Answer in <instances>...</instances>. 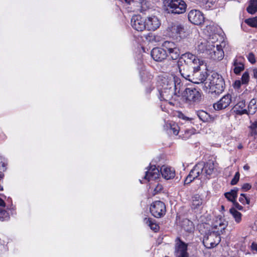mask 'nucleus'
<instances>
[{
    "label": "nucleus",
    "instance_id": "obj_1",
    "mask_svg": "<svg viewBox=\"0 0 257 257\" xmlns=\"http://www.w3.org/2000/svg\"><path fill=\"white\" fill-rule=\"evenodd\" d=\"M214 163L212 160H209L205 163L200 162L191 170L186 178L184 183L185 184H189L197 178L200 179H209L214 172Z\"/></svg>",
    "mask_w": 257,
    "mask_h": 257
},
{
    "label": "nucleus",
    "instance_id": "obj_2",
    "mask_svg": "<svg viewBox=\"0 0 257 257\" xmlns=\"http://www.w3.org/2000/svg\"><path fill=\"white\" fill-rule=\"evenodd\" d=\"M159 83L162 86V88L159 89L161 99L164 100L168 98L172 95L174 90L176 91L180 86V80L174 75L170 77H162L160 78Z\"/></svg>",
    "mask_w": 257,
    "mask_h": 257
},
{
    "label": "nucleus",
    "instance_id": "obj_3",
    "mask_svg": "<svg viewBox=\"0 0 257 257\" xmlns=\"http://www.w3.org/2000/svg\"><path fill=\"white\" fill-rule=\"evenodd\" d=\"M162 177L166 180L171 179L175 177V170L166 166H163L160 170L156 168L155 165H150L149 169L146 172L144 179L150 181L159 178L160 173Z\"/></svg>",
    "mask_w": 257,
    "mask_h": 257
},
{
    "label": "nucleus",
    "instance_id": "obj_4",
    "mask_svg": "<svg viewBox=\"0 0 257 257\" xmlns=\"http://www.w3.org/2000/svg\"><path fill=\"white\" fill-rule=\"evenodd\" d=\"M208 80L209 82H206L205 84L211 92L218 94L224 90L225 83L221 75L217 73H213Z\"/></svg>",
    "mask_w": 257,
    "mask_h": 257
},
{
    "label": "nucleus",
    "instance_id": "obj_5",
    "mask_svg": "<svg viewBox=\"0 0 257 257\" xmlns=\"http://www.w3.org/2000/svg\"><path fill=\"white\" fill-rule=\"evenodd\" d=\"M187 7L183 0H167L165 10L168 14L179 15L186 12Z\"/></svg>",
    "mask_w": 257,
    "mask_h": 257
},
{
    "label": "nucleus",
    "instance_id": "obj_6",
    "mask_svg": "<svg viewBox=\"0 0 257 257\" xmlns=\"http://www.w3.org/2000/svg\"><path fill=\"white\" fill-rule=\"evenodd\" d=\"M178 62L192 66L193 68L196 66H202L203 64L202 60H200L196 56L190 52H186L182 54Z\"/></svg>",
    "mask_w": 257,
    "mask_h": 257
},
{
    "label": "nucleus",
    "instance_id": "obj_7",
    "mask_svg": "<svg viewBox=\"0 0 257 257\" xmlns=\"http://www.w3.org/2000/svg\"><path fill=\"white\" fill-rule=\"evenodd\" d=\"M220 235L216 232H211L207 234L204 237L203 243L208 248L216 246L220 241Z\"/></svg>",
    "mask_w": 257,
    "mask_h": 257
},
{
    "label": "nucleus",
    "instance_id": "obj_8",
    "mask_svg": "<svg viewBox=\"0 0 257 257\" xmlns=\"http://www.w3.org/2000/svg\"><path fill=\"white\" fill-rule=\"evenodd\" d=\"M183 96L187 101L190 102H197L201 99V93L195 88H187L184 90Z\"/></svg>",
    "mask_w": 257,
    "mask_h": 257
},
{
    "label": "nucleus",
    "instance_id": "obj_9",
    "mask_svg": "<svg viewBox=\"0 0 257 257\" xmlns=\"http://www.w3.org/2000/svg\"><path fill=\"white\" fill-rule=\"evenodd\" d=\"M166 206L161 201H156L152 203L150 207L152 214L156 218H160L165 214Z\"/></svg>",
    "mask_w": 257,
    "mask_h": 257
},
{
    "label": "nucleus",
    "instance_id": "obj_10",
    "mask_svg": "<svg viewBox=\"0 0 257 257\" xmlns=\"http://www.w3.org/2000/svg\"><path fill=\"white\" fill-rule=\"evenodd\" d=\"M187 244L177 237L175 240V255L176 257H188Z\"/></svg>",
    "mask_w": 257,
    "mask_h": 257
},
{
    "label": "nucleus",
    "instance_id": "obj_11",
    "mask_svg": "<svg viewBox=\"0 0 257 257\" xmlns=\"http://www.w3.org/2000/svg\"><path fill=\"white\" fill-rule=\"evenodd\" d=\"M188 20L193 24L200 25L203 24L204 17L203 14L197 10H192L188 14Z\"/></svg>",
    "mask_w": 257,
    "mask_h": 257
},
{
    "label": "nucleus",
    "instance_id": "obj_12",
    "mask_svg": "<svg viewBox=\"0 0 257 257\" xmlns=\"http://www.w3.org/2000/svg\"><path fill=\"white\" fill-rule=\"evenodd\" d=\"M131 25L135 30L143 31L146 29V20L140 15L134 16L131 19Z\"/></svg>",
    "mask_w": 257,
    "mask_h": 257
},
{
    "label": "nucleus",
    "instance_id": "obj_13",
    "mask_svg": "<svg viewBox=\"0 0 257 257\" xmlns=\"http://www.w3.org/2000/svg\"><path fill=\"white\" fill-rule=\"evenodd\" d=\"M201 66H196V67L193 68V72L188 81L194 83L199 84L206 80V76L200 72Z\"/></svg>",
    "mask_w": 257,
    "mask_h": 257
},
{
    "label": "nucleus",
    "instance_id": "obj_14",
    "mask_svg": "<svg viewBox=\"0 0 257 257\" xmlns=\"http://www.w3.org/2000/svg\"><path fill=\"white\" fill-rule=\"evenodd\" d=\"M212 43L213 42L210 41V38L209 41L203 40L199 41L196 49L199 53H205L208 54L210 51L212 50V48H214V45L212 44Z\"/></svg>",
    "mask_w": 257,
    "mask_h": 257
},
{
    "label": "nucleus",
    "instance_id": "obj_15",
    "mask_svg": "<svg viewBox=\"0 0 257 257\" xmlns=\"http://www.w3.org/2000/svg\"><path fill=\"white\" fill-rule=\"evenodd\" d=\"M177 67L181 76L186 80H189L193 72V67L192 66L183 64L180 62H177Z\"/></svg>",
    "mask_w": 257,
    "mask_h": 257
},
{
    "label": "nucleus",
    "instance_id": "obj_16",
    "mask_svg": "<svg viewBox=\"0 0 257 257\" xmlns=\"http://www.w3.org/2000/svg\"><path fill=\"white\" fill-rule=\"evenodd\" d=\"M231 102V97L230 94H227L222 97L217 102L213 104L215 110H221L228 107Z\"/></svg>",
    "mask_w": 257,
    "mask_h": 257
},
{
    "label": "nucleus",
    "instance_id": "obj_17",
    "mask_svg": "<svg viewBox=\"0 0 257 257\" xmlns=\"http://www.w3.org/2000/svg\"><path fill=\"white\" fill-rule=\"evenodd\" d=\"M151 56L156 61H162L167 57V52L161 48L156 47L152 49Z\"/></svg>",
    "mask_w": 257,
    "mask_h": 257
},
{
    "label": "nucleus",
    "instance_id": "obj_18",
    "mask_svg": "<svg viewBox=\"0 0 257 257\" xmlns=\"http://www.w3.org/2000/svg\"><path fill=\"white\" fill-rule=\"evenodd\" d=\"M208 55L213 60L218 61L222 60L224 57V52L222 46L217 44L216 47L214 46V48H212V50L210 51Z\"/></svg>",
    "mask_w": 257,
    "mask_h": 257
},
{
    "label": "nucleus",
    "instance_id": "obj_19",
    "mask_svg": "<svg viewBox=\"0 0 257 257\" xmlns=\"http://www.w3.org/2000/svg\"><path fill=\"white\" fill-rule=\"evenodd\" d=\"M171 32L175 36L182 38L185 36V28L183 24L179 23L173 24L171 28Z\"/></svg>",
    "mask_w": 257,
    "mask_h": 257
},
{
    "label": "nucleus",
    "instance_id": "obj_20",
    "mask_svg": "<svg viewBox=\"0 0 257 257\" xmlns=\"http://www.w3.org/2000/svg\"><path fill=\"white\" fill-rule=\"evenodd\" d=\"M160 23L155 16L148 17L146 20V29L149 31H155L160 26Z\"/></svg>",
    "mask_w": 257,
    "mask_h": 257
},
{
    "label": "nucleus",
    "instance_id": "obj_21",
    "mask_svg": "<svg viewBox=\"0 0 257 257\" xmlns=\"http://www.w3.org/2000/svg\"><path fill=\"white\" fill-rule=\"evenodd\" d=\"M233 66V72L236 74L238 75L244 69V66L240 58H235L232 63Z\"/></svg>",
    "mask_w": 257,
    "mask_h": 257
},
{
    "label": "nucleus",
    "instance_id": "obj_22",
    "mask_svg": "<svg viewBox=\"0 0 257 257\" xmlns=\"http://www.w3.org/2000/svg\"><path fill=\"white\" fill-rule=\"evenodd\" d=\"M203 203V200L201 198L200 195L198 194H195L192 197V209L195 211L199 209L202 206Z\"/></svg>",
    "mask_w": 257,
    "mask_h": 257
},
{
    "label": "nucleus",
    "instance_id": "obj_23",
    "mask_svg": "<svg viewBox=\"0 0 257 257\" xmlns=\"http://www.w3.org/2000/svg\"><path fill=\"white\" fill-rule=\"evenodd\" d=\"M197 116L203 122H209L213 120L211 115L204 110H199L197 112Z\"/></svg>",
    "mask_w": 257,
    "mask_h": 257
},
{
    "label": "nucleus",
    "instance_id": "obj_24",
    "mask_svg": "<svg viewBox=\"0 0 257 257\" xmlns=\"http://www.w3.org/2000/svg\"><path fill=\"white\" fill-rule=\"evenodd\" d=\"M180 55V52L179 48L177 47L175 48L171 49V50L167 52V56H170L172 60H176L179 59Z\"/></svg>",
    "mask_w": 257,
    "mask_h": 257
},
{
    "label": "nucleus",
    "instance_id": "obj_25",
    "mask_svg": "<svg viewBox=\"0 0 257 257\" xmlns=\"http://www.w3.org/2000/svg\"><path fill=\"white\" fill-rule=\"evenodd\" d=\"M237 189H232L224 194L225 197L230 201L233 202L237 198Z\"/></svg>",
    "mask_w": 257,
    "mask_h": 257
},
{
    "label": "nucleus",
    "instance_id": "obj_26",
    "mask_svg": "<svg viewBox=\"0 0 257 257\" xmlns=\"http://www.w3.org/2000/svg\"><path fill=\"white\" fill-rule=\"evenodd\" d=\"M247 11L251 14H253L257 11V0H250Z\"/></svg>",
    "mask_w": 257,
    "mask_h": 257
},
{
    "label": "nucleus",
    "instance_id": "obj_27",
    "mask_svg": "<svg viewBox=\"0 0 257 257\" xmlns=\"http://www.w3.org/2000/svg\"><path fill=\"white\" fill-rule=\"evenodd\" d=\"M144 222L150 227L151 229L156 232L159 229V226L150 218H145Z\"/></svg>",
    "mask_w": 257,
    "mask_h": 257
},
{
    "label": "nucleus",
    "instance_id": "obj_28",
    "mask_svg": "<svg viewBox=\"0 0 257 257\" xmlns=\"http://www.w3.org/2000/svg\"><path fill=\"white\" fill-rule=\"evenodd\" d=\"M177 45L174 42L171 41H165L162 44V48L167 53L168 51L172 49H174Z\"/></svg>",
    "mask_w": 257,
    "mask_h": 257
},
{
    "label": "nucleus",
    "instance_id": "obj_29",
    "mask_svg": "<svg viewBox=\"0 0 257 257\" xmlns=\"http://www.w3.org/2000/svg\"><path fill=\"white\" fill-rule=\"evenodd\" d=\"M229 211L235 221L237 223H239L241 220V214L234 208H230Z\"/></svg>",
    "mask_w": 257,
    "mask_h": 257
},
{
    "label": "nucleus",
    "instance_id": "obj_30",
    "mask_svg": "<svg viewBox=\"0 0 257 257\" xmlns=\"http://www.w3.org/2000/svg\"><path fill=\"white\" fill-rule=\"evenodd\" d=\"M166 127L168 130H169L170 133H173L175 135H177L179 133V126L175 123L166 124Z\"/></svg>",
    "mask_w": 257,
    "mask_h": 257
},
{
    "label": "nucleus",
    "instance_id": "obj_31",
    "mask_svg": "<svg viewBox=\"0 0 257 257\" xmlns=\"http://www.w3.org/2000/svg\"><path fill=\"white\" fill-rule=\"evenodd\" d=\"M256 101L252 99L249 102L248 106V111L249 114H253L255 112L256 106L255 105Z\"/></svg>",
    "mask_w": 257,
    "mask_h": 257
},
{
    "label": "nucleus",
    "instance_id": "obj_32",
    "mask_svg": "<svg viewBox=\"0 0 257 257\" xmlns=\"http://www.w3.org/2000/svg\"><path fill=\"white\" fill-rule=\"evenodd\" d=\"M183 227L188 232L192 231L193 229V222L189 220H184L183 222Z\"/></svg>",
    "mask_w": 257,
    "mask_h": 257
},
{
    "label": "nucleus",
    "instance_id": "obj_33",
    "mask_svg": "<svg viewBox=\"0 0 257 257\" xmlns=\"http://www.w3.org/2000/svg\"><path fill=\"white\" fill-rule=\"evenodd\" d=\"M245 23L252 27H257V17L246 19Z\"/></svg>",
    "mask_w": 257,
    "mask_h": 257
},
{
    "label": "nucleus",
    "instance_id": "obj_34",
    "mask_svg": "<svg viewBox=\"0 0 257 257\" xmlns=\"http://www.w3.org/2000/svg\"><path fill=\"white\" fill-rule=\"evenodd\" d=\"M10 215L7 211L0 209V220L2 221L8 220Z\"/></svg>",
    "mask_w": 257,
    "mask_h": 257
},
{
    "label": "nucleus",
    "instance_id": "obj_35",
    "mask_svg": "<svg viewBox=\"0 0 257 257\" xmlns=\"http://www.w3.org/2000/svg\"><path fill=\"white\" fill-rule=\"evenodd\" d=\"M241 82L243 84H246L248 83L249 80V73L247 71H245L242 75Z\"/></svg>",
    "mask_w": 257,
    "mask_h": 257
},
{
    "label": "nucleus",
    "instance_id": "obj_36",
    "mask_svg": "<svg viewBox=\"0 0 257 257\" xmlns=\"http://www.w3.org/2000/svg\"><path fill=\"white\" fill-rule=\"evenodd\" d=\"M174 64V62L168 61L166 63L164 64V67H165V68H163V70L166 71H170L172 70V67Z\"/></svg>",
    "mask_w": 257,
    "mask_h": 257
},
{
    "label": "nucleus",
    "instance_id": "obj_37",
    "mask_svg": "<svg viewBox=\"0 0 257 257\" xmlns=\"http://www.w3.org/2000/svg\"><path fill=\"white\" fill-rule=\"evenodd\" d=\"M239 172H236L233 178V179L231 181V184L232 185H235L238 181L239 179Z\"/></svg>",
    "mask_w": 257,
    "mask_h": 257
},
{
    "label": "nucleus",
    "instance_id": "obj_38",
    "mask_svg": "<svg viewBox=\"0 0 257 257\" xmlns=\"http://www.w3.org/2000/svg\"><path fill=\"white\" fill-rule=\"evenodd\" d=\"M247 57L248 60L251 64H254V63H255L256 60H255V56H254V55L253 54V53H252V52L249 53L248 54Z\"/></svg>",
    "mask_w": 257,
    "mask_h": 257
},
{
    "label": "nucleus",
    "instance_id": "obj_39",
    "mask_svg": "<svg viewBox=\"0 0 257 257\" xmlns=\"http://www.w3.org/2000/svg\"><path fill=\"white\" fill-rule=\"evenodd\" d=\"M239 201L243 204H249V199H248L246 197H239Z\"/></svg>",
    "mask_w": 257,
    "mask_h": 257
},
{
    "label": "nucleus",
    "instance_id": "obj_40",
    "mask_svg": "<svg viewBox=\"0 0 257 257\" xmlns=\"http://www.w3.org/2000/svg\"><path fill=\"white\" fill-rule=\"evenodd\" d=\"M245 100H242L240 101L236 104V108L238 107V108H239L241 109L245 107Z\"/></svg>",
    "mask_w": 257,
    "mask_h": 257
},
{
    "label": "nucleus",
    "instance_id": "obj_41",
    "mask_svg": "<svg viewBox=\"0 0 257 257\" xmlns=\"http://www.w3.org/2000/svg\"><path fill=\"white\" fill-rule=\"evenodd\" d=\"M251 187V186L249 183H245L242 186V190L244 191L249 190Z\"/></svg>",
    "mask_w": 257,
    "mask_h": 257
},
{
    "label": "nucleus",
    "instance_id": "obj_42",
    "mask_svg": "<svg viewBox=\"0 0 257 257\" xmlns=\"http://www.w3.org/2000/svg\"><path fill=\"white\" fill-rule=\"evenodd\" d=\"M163 188L162 185L158 184L154 189V191L156 193H159L163 190Z\"/></svg>",
    "mask_w": 257,
    "mask_h": 257
},
{
    "label": "nucleus",
    "instance_id": "obj_43",
    "mask_svg": "<svg viewBox=\"0 0 257 257\" xmlns=\"http://www.w3.org/2000/svg\"><path fill=\"white\" fill-rule=\"evenodd\" d=\"M233 206L234 207L236 208V209H237L239 210H242L243 209V207L242 206H241L238 202H237L236 201V200H235L234 201H233Z\"/></svg>",
    "mask_w": 257,
    "mask_h": 257
},
{
    "label": "nucleus",
    "instance_id": "obj_44",
    "mask_svg": "<svg viewBox=\"0 0 257 257\" xmlns=\"http://www.w3.org/2000/svg\"><path fill=\"white\" fill-rule=\"evenodd\" d=\"M241 84H242V83L240 80H236L233 84L234 88H236V89L239 88L240 87Z\"/></svg>",
    "mask_w": 257,
    "mask_h": 257
},
{
    "label": "nucleus",
    "instance_id": "obj_45",
    "mask_svg": "<svg viewBox=\"0 0 257 257\" xmlns=\"http://www.w3.org/2000/svg\"><path fill=\"white\" fill-rule=\"evenodd\" d=\"M237 114L242 115L243 114H249L248 110L246 109H243L242 110H237Z\"/></svg>",
    "mask_w": 257,
    "mask_h": 257
},
{
    "label": "nucleus",
    "instance_id": "obj_46",
    "mask_svg": "<svg viewBox=\"0 0 257 257\" xmlns=\"http://www.w3.org/2000/svg\"><path fill=\"white\" fill-rule=\"evenodd\" d=\"M250 130H257V121L253 122L250 126Z\"/></svg>",
    "mask_w": 257,
    "mask_h": 257
},
{
    "label": "nucleus",
    "instance_id": "obj_47",
    "mask_svg": "<svg viewBox=\"0 0 257 257\" xmlns=\"http://www.w3.org/2000/svg\"><path fill=\"white\" fill-rule=\"evenodd\" d=\"M251 248L252 250L257 251V243L253 242L251 244Z\"/></svg>",
    "mask_w": 257,
    "mask_h": 257
},
{
    "label": "nucleus",
    "instance_id": "obj_48",
    "mask_svg": "<svg viewBox=\"0 0 257 257\" xmlns=\"http://www.w3.org/2000/svg\"><path fill=\"white\" fill-rule=\"evenodd\" d=\"M253 77L257 79V68L253 69Z\"/></svg>",
    "mask_w": 257,
    "mask_h": 257
},
{
    "label": "nucleus",
    "instance_id": "obj_49",
    "mask_svg": "<svg viewBox=\"0 0 257 257\" xmlns=\"http://www.w3.org/2000/svg\"><path fill=\"white\" fill-rule=\"evenodd\" d=\"M250 135L252 136L257 135V130H251Z\"/></svg>",
    "mask_w": 257,
    "mask_h": 257
},
{
    "label": "nucleus",
    "instance_id": "obj_50",
    "mask_svg": "<svg viewBox=\"0 0 257 257\" xmlns=\"http://www.w3.org/2000/svg\"><path fill=\"white\" fill-rule=\"evenodd\" d=\"M0 206H5V203L3 200L0 198Z\"/></svg>",
    "mask_w": 257,
    "mask_h": 257
},
{
    "label": "nucleus",
    "instance_id": "obj_51",
    "mask_svg": "<svg viewBox=\"0 0 257 257\" xmlns=\"http://www.w3.org/2000/svg\"><path fill=\"white\" fill-rule=\"evenodd\" d=\"M243 169H244V170L247 171L249 169V166L247 164L243 166Z\"/></svg>",
    "mask_w": 257,
    "mask_h": 257
},
{
    "label": "nucleus",
    "instance_id": "obj_52",
    "mask_svg": "<svg viewBox=\"0 0 257 257\" xmlns=\"http://www.w3.org/2000/svg\"><path fill=\"white\" fill-rule=\"evenodd\" d=\"M238 148L239 149H241L242 148V146L241 145H239L238 146Z\"/></svg>",
    "mask_w": 257,
    "mask_h": 257
},
{
    "label": "nucleus",
    "instance_id": "obj_53",
    "mask_svg": "<svg viewBox=\"0 0 257 257\" xmlns=\"http://www.w3.org/2000/svg\"><path fill=\"white\" fill-rule=\"evenodd\" d=\"M246 197L244 194H241L240 197Z\"/></svg>",
    "mask_w": 257,
    "mask_h": 257
},
{
    "label": "nucleus",
    "instance_id": "obj_54",
    "mask_svg": "<svg viewBox=\"0 0 257 257\" xmlns=\"http://www.w3.org/2000/svg\"><path fill=\"white\" fill-rule=\"evenodd\" d=\"M3 189L2 187L0 185V190H2Z\"/></svg>",
    "mask_w": 257,
    "mask_h": 257
},
{
    "label": "nucleus",
    "instance_id": "obj_55",
    "mask_svg": "<svg viewBox=\"0 0 257 257\" xmlns=\"http://www.w3.org/2000/svg\"><path fill=\"white\" fill-rule=\"evenodd\" d=\"M222 209H224V206H222Z\"/></svg>",
    "mask_w": 257,
    "mask_h": 257
},
{
    "label": "nucleus",
    "instance_id": "obj_56",
    "mask_svg": "<svg viewBox=\"0 0 257 257\" xmlns=\"http://www.w3.org/2000/svg\"><path fill=\"white\" fill-rule=\"evenodd\" d=\"M191 1H192V2H195V0H190Z\"/></svg>",
    "mask_w": 257,
    "mask_h": 257
}]
</instances>
